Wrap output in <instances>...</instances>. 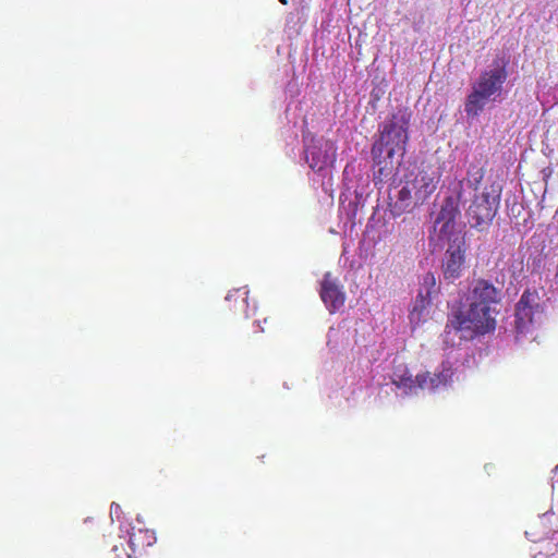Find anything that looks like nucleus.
I'll return each instance as SVG.
<instances>
[{
  "label": "nucleus",
  "mask_w": 558,
  "mask_h": 558,
  "mask_svg": "<svg viewBox=\"0 0 558 558\" xmlns=\"http://www.w3.org/2000/svg\"><path fill=\"white\" fill-rule=\"evenodd\" d=\"M411 114L398 110L379 128V138L372 146L373 180L375 184L389 180L403 157L409 140Z\"/></svg>",
  "instance_id": "f257e3e1"
},
{
  "label": "nucleus",
  "mask_w": 558,
  "mask_h": 558,
  "mask_svg": "<svg viewBox=\"0 0 558 558\" xmlns=\"http://www.w3.org/2000/svg\"><path fill=\"white\" fill-rule=\"evenodd\" d=\"M440 174L432 167L417 168L405 177L404 185L392 204V214L401 216L422 206L437 190Z\"/></svg>",
  "instance_id": "f03ea898"
},
{
  "label": "nucleus",
  "mask_w": 558,
  "mask_h": 558,
  "mask_svg": "<svg viewBox=\"0 0 558 558\" xmlns=\"http://www.w3.org/2000/svg\"><path fill=\"white\" fill-rule=\"evenodd\" d=\"M484 173L483 167L472 165L468 169L466 177L458 180L451 186V195L444 198L434 223L440 239H447L452 234L456 229V220L460 215V203L464 202L465 191H476Z\"/></svg>",
  "instance_id": "7ed1b4c3"
},
{
  "label": "nucleus",
  "mask_w": 558,
  "mask_h": 558,
  "mask_svg": "<svg viewBox=\"0 0 558 558\" xmlns=\"http://www.w3.org/2000/svg\"><path fill=\"white\" fill-rule=\"evenodd\" d=\"M507 78L508 72L505 64L482 71L472 83L471 92L465 98L464 112L466 117H478L489 101H496L502 93Z\"/></svg>",
  "instance_id": "20e7f679"
},
{
  "label": "nucleus",
  "mask_w": 558,
  "mask_h": 558,
  "mask_svg": "<svg viewBox=\"0 0 558 558\" xmlns=\"http://www.w3.org/2000/svg\"><path fill=\"white\" fill-rule=\"evenodd\" d=\"M473 192L471 203L465 209V217L471 228L483 232L488 230L498 211L502 186L494 181L480 192L478 189Z\"/></svg>",
  "instance_id": "39448f33"
},
{
  "label": "nucleus",
  "mask_w": 558,
  "mask_h": 558,
  "mask_svg": "<svg viewBox=\"0 0 558 558\" xmlns=\"http://www.w3.org/2000/svg\"><path fill=\"white\" fill-rule=\"evenodd\" d=\"M449 325L458 331H470L472 335H485L495 330L496 319L493 308L469 302L466 310H459L449 318Z\"/></svg>",
  "instance_id": "423d86ee"
},
{
  "label": "nucleus",
  "mask_w": 558,
  "mask_h": 558,
  "mask_svg": "<svg viewBox=\"0 0 558 558\" xmlns=\"http://www.w3.org/2000/svg\"><path fill=\"white\" fill-rule=\"evenodd\" d=\"M536 291L525 290L515 306V329L518 333H526L534 325L536 315L542 313Z\"/></svg>",
  "instance_id": "0eeeda50"
},
{
  "label": "nucleus",
  "mask_w": 558,
  "mask_h": 558,
  "mask_svg": "<svg viewBox=\"0 0 558 558\" xmlns=\"http://www.w3.org/2000/svg\"><path fill=\"white\" fill-rule=\"evenodd\" d=\"M337 148L329 140H319L313 142L305 149V158L310 168L316 172H320L331 167L336 161Z\"/></svg>",
  "instance_id": "6e6552de"
},
{
  "label": "nucleus",
  "mask_w": 558,
  "mask_h": 558,
  "mask_svg": "<svg viewBox=\"0 0 558 558\" xmlns=\"http://www.w3.org/2000/svg\"><path fill=\"white\" fill-rule=\"evenodd\" d=\"M319 296L330 314L341 311L347 300L343 286L330 271L323 276Z\"/></svg>",
  "instance_id": "1a4fd4ad"
},
{
  "label": "nucleus",
  "mask_w": 558,
  "mask_h": 558,
  "mask_svg": "<svg viewBox=\"0 0 558 558\" xmlns=\"http://www.w3.org/2000/svg\"><path fill=\"white\" fill-rule=\"evenodd\" d=\"M500 301V290L497 289L490 281L485 279H477L473 282L470 290L468 302L477 303L481 306L492 308L493 305Z\"/></svg>",
  "instance_id": "9d476101"
},
{
  "label": "nucleus",
  "mask_w": 558,
  "mask_h": 558,
  "mask_svg": "<svg viewBox=\"0 0 558 558\" xmlns=\"http://www.w3.org/2000/svg\"><path fill=\"white\" fill-rule=\"evenodd\" d=\"M452 368L442 364L439 372H425L417 374L418 388L422 390L436 391L441 387H446L452 379Z\"/></svg>",
  "instance_id": "9b49d317"
},
{
  "label": "nucleus",
  "mask_w": 558,
  "mask_h": 558,
  "mask_svg": "<svg viewBox=\"0 0 558 558\" xmlns=\"http://www.w3.org/2000/svg\"><path fill=\"white\" fill-rule=\"evenodd\" d=\"M464 250L460 245L450 246L446 254L442 264L444 277L447 280H454L461 276V270L464 264Z\"/></svg>",
  "instance_id": "f8f14e48"
},
{
  "label": "nucleus",
  "mask_w": 558,
  "mask_h": 558,
  "mask_svg": "<svg viewBox=\"0 0 558 558\" xmlns=\"http://www.w3.org/2000/svg\"><path fill=\"white\" fill-rule=\"evenodd\" d=\"M391 383L404 395H412L418 388L417 375L413 377L405 365L395 367L391 375Z\"/></svg>",
  "instance_id": "ddd939ff"
},
{
  "label": "nucleus",
  "mask_w": 558,
  "mask_h": 558,
  "mask_svg": "<svg viewBox=\"0 0 558 558\" xmlns=\"http://www.w3.org/2000/svg\"><path fill=\"white\" fill-rule=\"evenodd\" d=\"M430 305V300L427 295H423L420 292L415 299L413 307L409 314L410 323L413 326H418L421 323L425 322L428 316V307Z\"/></svg>",
  "instance_id": "4468645a"
},
{
  "label": "nucleus",
  "mask_w": 558,
  "mask_h": 558,
  "mask_svg": "<svg viewBox=\"0 0 558 558\" xmlns=\"http://www.w3.org/2000/svg\"><path fill=\"white\" fill-rule=\"evenodd\" d=\"M156 542V535L154 531L142 530V544L151 546Z\"/></svg>",
  "instance_id": "2eb2a0df"
},
{
  "label": "nucleus",
  "mask_w": 558,
  "mask_h": 558,
  "mask_svg": "<svg viewBox=\"0 0 558 558\" xmlns=\"http://www.w3.org/2000/svg\"><path fill=\"white\" fill-rule=\"evenodd\" d=\"M135 544H134V541H133V536H130V546L133 547Z\"/></svg>",
  "instance_id": "dca6fc26"
},
{
  "label": "nucleus",
  "mask_w": 558,
  "mask_h": 558,
  "mask_svg": "<svg viewBox=\"0 0 558 558\" xmlns=\"http://www.w3.org/2000/svg\"><path fill=\"white\" fill-rule=\"evenodd\" d=\"M279 1H280V3H282L284 5L288 4V0H279Z\"/></svg>",
  "instance_id": "f3484780"
}]
</instances>
